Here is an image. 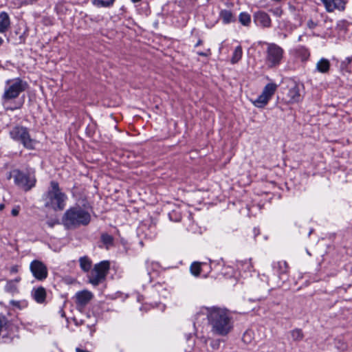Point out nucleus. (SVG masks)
<instances>
[{
	"mask_svg": "<svg viewBox=\"0 0 352 352\" xmlns=\"http://www.w3.org/2000/svg\"><path fill=\"white\" fill-rule=\"evenodd\" d=\"M332 6V12L336 10L338 11H344L346 8V5L347 3L346 0H334Z\"/></svg>",
	"mask_w": 352,
	"mask_h": 352,
	"instance_id": "nucleus-25",
	"label": "nucleus"
},
{
	"mask_svg": "<svg viewBox=\"0 0 352 352\" xmlns=\"http://www.w3.org/2000/svg\"><path fill=\"white\" fill-rule=\"evenodd\" d=\"M109 270V261H104L95 265L91 275L89 276V283L94 286H97L104 280Z\"/></svg>",
	"mask_w": 352,
	"mask_h": 352,
	"instance_id": "nucleus-8",
	"label": "nucleus"
},
{
	"mask_svg": "<svg viewBox=\"0 0 352 352\" xmlns=\"http://www.w3.org/2000/svg\"><path fill=\"white\" fill-rule=\"evenodd\" d=\"M278 86L277 85H276L275 83H268L267 84L262 93L265 96H267V98H269L270 100V98H272V96L274 95V94L275 93L276 89H277Z\"/></svg>",
	"mask_w": 352,
	"mask_h": 352,
	"instance_id": "nucleus-19",
	"label": "nucleus"
},
{
	"mask_svg": "<svg viewBox=\"0 0 352 352\" xmlns=\"http://www.w3.org/2000/svg\"><path fill=\"white\" fill-rule=\"evenodd\" d=\"M93 298V294L88 290L77 292L74 296L75 302L78 307H85Z\"/></svg>",
	"mask_w": 352,
	"mask_h": 352,
	"instance_id": "nucleus-11",
	"label": "nucleus"
},
{
	"mask_svg": "<svg viewBox=\"0 0 352 352\" xmlns=\"http://www.w3.org/2000/svg\"><path fill=\"white\" fill-rule=\"evenodd\" d=\"M32 296L33 299L38 303H43L46 298V291L43 287L34 288L32 291Z\"/></svg>",
	"mask_w": 352,
	"mask_h": 352,
	"instance_id": "nucleus-14",
	"label": "nucleus"
},
{
	"mask_svg": "<svg viewBox=\"0 0 352 352\" xmlns=\"http://www.w3.org/2000/svg\"><path fill=\"white\" fill-rule=\"evenodd\" d=\"M18 303H19L18 302H14V301L12 302V304H13V305H16V304H18Z\"/></svg>",
	"mask_w": 352,
	"mask_h": 352,
	"instance_id": "nucleus-46",
	"label": "nucleus"
},
{
	"mask_svg": "<svg viewBox=\"0 0 352 352\" xmlns=\"http://www.w3.org/2000/svg\"><path fill=\"white\" fill-rule=\"evenodd\" d=\"M239 22L244 26H249L251 22V16L247 12H241L239 16Z\"/></svg>",
	"mask_w": 352,
	"mask_h": 352,
	"instance_id": "nucleus-26",
	"label": "nucleus"
},
{
	"mask_svg": "<svg viewBox=\"0 0 352 352\" xmlns=\"http://www.w3.org/2000/svg\"><path fill=\"white\" fill-rule=\"evenodd\" d=\"M330 62L328 59L322 58L316 63V70L322 74H327L330 69Z\"/></svg>",
	"mask_w": 352,
	"mask_h": 352,
	"instance_id": "nucleus-15",
	"label": "nucleus"
},
{
	"mask_svg": "<svg viewBox=\"0 0 352 352\" xmlns=\"http://www.w3.org/2000/svg\"><path fill=\"white\" fill-rule=\"evenodd\" d=\"M10 25V17L7 12L0 13V33H3L9 28Z\"/></svg>",
	"mask_w": 352,
	"mask_h": 352,
	"instance_id": "nucleus-17",
	"label": "nucleus"
},
{
	"mask_svg": "<svg viewBox=\"0 0 352 352\" xmlns=\"http://www.w3.org/2000/svg\"><path fill=\"white\" fill-rule=\"evenodd\" d=\"M270 12H272L274 16H276L277 17H280L283 14V10L279 7H277V8H275L273 9H270Z\"/></svg>",
	"mask_w": 352,
	"mask_h": 352,
	"instance_id": "nucleus-32",
	"label": "nucleus"
},
{
	"mask_svg": "<svg viewBox=\"0 0 352 352\" xmlns=\"http://www.w3.org/2000/svg\"><path fill=\"white\" fill-rule=\"evenodd\" d=\"M67 199V197L61 191L58 183L52 181L50 188L43 195L45 206L55 211H61L65 207Z\"/></svg>",
	"mask_w": 352,
	"mask_h": 352,
	"instance_id": "nucleus-4",
	"label": "nucleus"
},
{
	"mask_svg": "<svg viewBox=\"0 0 352 352\" xmlns=\"http://www.w3.org/2000/svg\"><path fill=\"white\" fill-rule=\"evenodd\" d=\"M265 64L269 68H274L280 65L283 58L284 50L275 43H267Z\"/></svg>",
	"mask_w": 352,
	"mask_h": 352,
	"instance_id": "nucleus-5",
	"label": "nucleus"
},
{
	"mask_svg": "<svg viewBox=\"0 0 352 352\" xmlns=\"http://www.w3.org/2000/svg\"><path fill=\"white\" fill-rule=\"evenodd\" d=\"M19 210H20V207L19 206L14 207L11 211L12 215H13L14 217L17 216L19 213Z\"/></svg>",
	"mask_w": 352,
	"mask_h": 352,
	"instance_id": "nucleus-37",
	"label": "nucleus"
},
{
	"mask_svg": "<svg viewBox=\"0 0 352 352\" xmlns=\"http://www.w3.org/2000/svg\"><path fill=\"white\" fill-rule=\"evenodd\" d=\"M292 338L295 342H299L304 338V334L301 329H294L290 331Z\"/></svg>",
	"mask_w": 352,
	"mask_h": 352,
	"instance_id": "nucleus-24",
	"label": "nucleus"
},
{
	"mask_svg": "<svg viewBox=\"0 0 352 352\" xmlns=\"http://www.w3.org/2000/svg\"><path fill=\"white\" fill-rule=\"evenodd\" d=\"M101 241L104 245H106V248L108 249L109 245H111L113 243V238L111 235L107 233H102L101 234Z\"/></svg>",
	"mask_w": 352,
	"mask_h": 352,
	"instance_id": "nucleus-28",
	"label": "nucleus"
},
{
	"mask_svg": "<svg viewBox=\"0 0 352 352\" xmlns=\"http://www.w3.org/2000/svg\"><path fill=\"white\" fill-rule=\"evenodd\" d=\"M79 263L80 268L85 272H89L91 267V261L87 256L80 257Z\"/></svg>",
	"mask_w": 352,
	"mask_h": 352,
	"instance_id": "nucleus-21",
	"label": "nucleus"
},
{
	"mask_svg": "<svg viewBox=\"0 0 352 352\" xmlns=\"http://www.w3.org/2000/svg\"><path fill=\"white\" fill-rule=\"evenodd\" d=\"M219 17L224 24L233 23L236 21L235 16L232 11L228 10H222L219 12Z\"/></svg>",
	"mask_w": 352,
	"mask_h": 352,
	"instance_id": "nucleus-16",
	"label": "nucleus"
},
{
	"mask_svg": "<svg viewBox=\"0 0 352 352\" xmlns=\"http://www.w3.org/2000/svg\"><path fill=\"white\" fill-rule=\"evenodd\" d=\"M243 340L244 342L249 343L252 340V336L250 331H245L243 336Z\"/></svg>",
	"mask_w": 352,
	"mask_h": 352,
	"instance_id": "nucleus-34",
	"label": "nucleus"
},
{
	"mask_svg": "<svg viewBox=\"0 0 352 352\" xmlns=\"http://www.w3.org/2000/svg\"><path fill=\"white\" fill-rule=\"evenodd\" d=\"M190 272L193 275L199 276L201 272L200 263L198 262L192 263L190 265Z\"/></svg>",
	"mask_w": 352,
	"mask_h": 352,
	"instance_id": "nucleus-30",
	"label": "nucleus"
},
{
	"mask_svg": "<svg viewBox=\"0 0 352 352\" xmlns=\"http://www.w3.org/2000/svg\"><path fill=\"white\" fill-rule=\"evenodd\" d=\"M10 135L13 140L20 141L26 148H34V140L30 138L27 128L15 126L10 131Z\"/></svg>",
	"mask_w": 352,
	"mask_h": 352,
	"instance_id": "nucleus-6",
	"label": "nucleus"
},
{
	"mask_svg": "<svg viewBox=\"0 0 352 352\" xmlns=\"http://www.w3.org/2000/svg\"><path fill=\"white\" fill-rule=\"evenodd\" d=\"M287 102L289 103L298 102L301 100L300 87L296 82H294L290 87L287 94Z\"/></svg>",
	"mask_w": 352,
	"mask_h": 352,
	"instance_id": "nucleus-12",
	"label": "nucleus"
},
{
	"mask_svg": "<svg viewBox=\"0 0 352 352\" xmlns=\"http://www.w3.org/2000/svg\"><path fill=\"white\" fill-rule=\"evenodd\" d=\"M3 94L1 96L2 103L6 110L14 111L19 109L23 107V102H17L14 106H8V102L18 98L21 93L25 91L28 88V84L26 81L17 78L14 80H8L6 82Z\"/></svg>",
	"mask_w": 352,
	"mask_h": 352,
	"instance_id": "nucleus-2",
	"label": "nucleus"
},
{
	"mask_svg": "<svg viewBox=\"0 0 352 352\" xmlns=\"http://www.w3.org/2000/svg\"><path fill=\"white\" fill-rule=\"evenodd\" d=\"M12 173L15 184L25 191L30 190L35 186L36 178L34 175L26 174L18 169L14 170Z\"/></svg>",
	"mask_w": 352,
	"mask_h": 352,
	"instance_id": "nucleus-7",
	"label": "nucleus"
},
{
	"mask_svg": "<svg viewBox=\"0 0 352 352\" xmlns=\"http://www.w3.org/2000/svg\"><path fill=\"white\" fill-rule=\"evenodd\" d=\"M12 324L3 314H0V343H6L12 340Z\"/></svg>",
	"mask_w": 352,
	"mask_h": 352,
	"instance_id": "nucleus-9",
	"label": "nucleus"
},
{
	"mask_svg": "<svg viewBox=\"0 0 352 352\" xmlns=\"http://www.w3.org/2000/svg\"><path fill=\"white\" fill-rule=\"evenodd\" d=\"M3 40L1 37H0V46L3 44Z\"/></svg>",
	"mask_w": 352,
	"mask_h": 352,
	"instance_id": "nucleus-43",
	"label": "nucleus"
},
{
	"mask_svg": "<svg viewBox=\"0 0 352 352\" xmlns=\"http://www.w3.org/2000/svg\"><path fill=\"white\" fill-rule=\"evenodd\" d=\"M318 25V21H314L312 19H310L307 21V26L308 28L313 30L316 28Z\"/></svg>",
	"mask_w": 352,
	"mask_h": 352,
	"instance_id": "nucleus-33",
	"label": "nucleus"
},
{
	"mask_svg": "<svg viewBox=\"0 0 352 352\" xmlns=\"http://www.w3.org/2000/svg\"><path fill=\"white\" fill-rule=\"evenodd\" d=\"M197 54L201 56H208L210 54V50H208V52H198Z\"/></svg>",
	"mask_w": 352,
	"mask_h": 352,
	"instance_id": "nucleus-38",
	"label": "nucleus"
},
{
	"mask_svg": "<svg viewBox=\"0 0 352 352\" xmlns=\"http://www.w3.org/2000/svg\"><path fill=\"white\" fill-rule=\"evenodd\" d=\"M10 272L12 273H16L18 272V267L17 266H13L10 269Z\"/></svg>",
	"mask_w": 352,
	"mask_h": 352,
	"instance_id": "nucleus-39",
	"label": "nucleus"
},
{
	"mask_svg": "<svg viewBox=\"0 0 352 352\" xmlns=\"http://www.w3.org/2000/svg\"><path fill=\"white\" fill-rule=\"evenodd\" d=\"M352 63V56L347 57L342 61L340 64V68L342 70H345L347 72H351V69L349 65Z\"/></svg>",
	"mask_w": 352,
	"mask_h": 352,
	"instance_id": "nucleus-29",
	"label": "nucleus"
},
{
	"mask_svg": "<svg viewBox=\"0 0 352 352\" xmlns=\"http://www.w3.org/2000/svg\"><path fill=\"white\" fill-rule=\"evenodd\" d=\"M5 208L4 204H0V210H2Z\"/></svg>",
	"mask_w": 352,
	"mask_h": 352,
	"instance_id": "nucleus-42",
	"label": "nucleus"
},
{
	"mask_svg": "<svg viewBox=\"0 0 352 352\" xmlns=\"http://www.w3.org/2000/svg\"><path fill=\"white\" fill-rule=\"evenodd\" d=\"M76 352H90L86 349H80V348H76Z\"/></svg>",
	"mask_w": 352,
	"mask_h": 352,
	"instance_id": "nucleus-40",
	"label": "nucleus"
},
{
	"mask_svg": "<svg viewBox=\"0 0 352 352\" xmlns=\"http://www.w3.org/2000/svg\"><path fill=\"white\" fill-rule=\"evenodd\" d=\"M324 5L327 12H332V6L334 0H320Z\"/></svg>",
	"mask_w": 352,
	"mask_h": 352,
	"instance_id": "nucleus-31",
	"label": "nucleus"
},
{
	"mask_svg": "<svg viewBox=\"0 0 352 352\" xmlns=\"http://www.w3.org/2000/svg\"><path fill=\"white\" fill-rule=\"evenodd\" d=\"M269 100L270 99L261 93L258 98L254 102V104L256 107L261 108L266 105Z\"/></svg>",
	"mask_w": 352,
	"mask_h": 352,
	"instance_id": "nucleus-27",
	"label": "nucleus"
},
{
	"mask_svg": "<svg viewBox=\"0 0 352 352\" xmlns=\"http://www.w3.org/2000/svg\"><path fill=\"white\" fill-rule=\"evenodd\" d=\"M90 221V213L80 206L69 208L62 218L63 226L68 230L87 226Z\"/></svg>",
	"mask_w": 352,
	"mask_h": 352,
	"instance_id": "nucleus-3",
	"label": "nucleus"
},
{
	"mask_svg": "<svg viewBox=\"0 0 352 352\" xmlns=\"http://www.w3.org/2000/svg\"><path fill=\"white\" fill-rule=\"evenodd\" d=\"M243 51L242 47L241 45L237 46L232 54V58H231V63L232 64H236L237 63L242 57Z\"/></svg>",
	"mask_w": 352,
	"mask_h": 352,
	"instance_id": "nucleus-23",
	"label": "nucleus"
},
{
	"mask_svg": "<svg viewBox=\"0 0 352 352\" xmlns=\"http://www.w3.org/2000/svg\"><path fill=\"white\" fill-rule=\"evenodd\" d=\"M141 0H131V1L133 2V3H137V2H139Z\"/></svg>",
	"mask_w": 352,
	"mask_h": 352,
	"instance_id": "nucleus-44",
	"label": "nucleus"
},
{
	"mask_svg": "<svg viewBox=\"0 0 352 352\" xmlns=\"http://www.w3.org/2000/svg\"><path fill=\"white\" fill-rule=\"evenodd\" d=\"M116 0H92V3L98 8H109L113 6Z\"/></svg>",
	"mask_w": 352,
	"mask_h": 352,
	"instance_id": "nucleus-22",
	"label": "nucleus"
},
{
	"mask_svg": "<svg viewBox=\"0 0 352 352\" xmlns=\"http://www.w3.org/2000/svg\"><path fill=\"white\" fill-rule=\"evenodd\" d=\"M20 279H21L20 278H16V279H15V280H16V282H19V281L20 280Z\"/></svg>",
	"mask_w": 352,
	"mask_h": 352,
	"instance_id": "nucleus-45",
	"label": "nucleus"
},
{
	"mask_svg": "<svg viewBox=\"0 0 352 352\" xmlns=\"http://www.w3.org/2000/svg\"><path fill=\"white\" fill-rule=\"evenodd\" d=\"M201 44H202V41H201V39H199V40L197 41V43H196L195 47H197V46H199V45H201Z\"/></svg>",
	"mask_w": 352,
	"mask_h": 352,
	"instance_id": "nucleus-41",
	"label": "nucleus"
},
{
	"mask_svg": "<svg viewBox=\"0 0 352 352\" xmlns=\"http://www.w3.org/2000/svg\"><path fill=\"white\" fill-rule=\"evenodd\" d=\"M211 331L219 336H226L233 328L231 314L227 309L217 307L206 308Z\"/></svg>",
	"mask_w": 352,
	"mask_h": 352,
	"instance_id": "nucleus-1",
	"label": "nucleus"
},
{
	"mask_svg": "<svg viewBox=\"0 0 352 352\" xmlns=\"http://www.w3.org/2000/svg\"><path fill=\"white\" fill-rule=\"evenodd\" d=\"M58 221L57 219H51L47 221V224L49 227L52 228L54 225L58 224Z\"/></svg>",
	"mask_w": 352,
	"mask_h": 352,
	"instance_id": "nucleus-36",
	"label": "nucleus"
},
{
	"mask_svg": "<svg viewBox=\"0 0 352 352\" xmlns=\"http://www.w3.org/2000/svg\"><path fill=\"white\" fill-rule=\"evenodd\" d=\"M256 22L258 23L263 28H270L271 26V19L265 12L258 11L254 15Z\"/></svg>",
	"mask_w": 352,
	"mask_h": 352,
	"instance_id": "nucleus-13",
	"label": "nucleus"
},
{
	"mask_svg": "<svg viewBox=\"0 0 352 352\" xmlns=\"http://www.w3.org/2000/svg\"><path fill=\"white\" fill-rule=\"evenodd\" d=\"M30 270L33 276L39 281L44 280L48 276L47 266L39 260H34L30 263Z\"/></svg>",
	"mask_w": 352,
	"mask_h": 352,
	"instance_id": "nucleus-10",
	"label": "nucleus"
},
{
	"mask_svg": "<svg viewBox=\"0 0 352 352\" xmlns=\"http://www.w3.org/2000/svg\"><path fill=\"white\" fill-rule=\"evenodd\" d=\"M250 261H251V259H250V260H249V262H248V263H247V261H238V265H238V267H240V266H241V267H243L244 264H248V267H247V268H248V270H250V268H252V263H251V262H250Z\"/></svg>",
	"mask_w": 352,
	"mask_h": 352,
	"instance_id": "nucleus-35",
	"label": "nucleus"
},
{
	"mask_svg": "<svg viewBox=\"0 0 352 352\" xmlns=\"http://www.w3.org/2000/svg\"><path fill=\"white\" fill-rule=\"evenodd\" d=\"M296 56L299 57L302 61L307 60L310 56L309 50L302 46H300L296 50Z\"/></svg>",
	"mask_w": 352,
	"mask_h": 352,
	"instance_id": "nucleus-20",
	"label": "nucleus"
},
{
	"mask_svg": "<svg viewBox=\"0 0 352 352\" xmlns=\"http://www.w3.org/2000/svg\"><path fill=\"white\" fill-rule=\"evenodd\" d=\"M277 267L279 272V278L284 281L287 278L286 274L288 272V265L286 261H280L277 263Z\"/></svg>",
	"mask_w": 352,
	"mask_h": 352,
	"instance_id": "nucleus-18",
	"label": "nucleus"
}]
</instances>
